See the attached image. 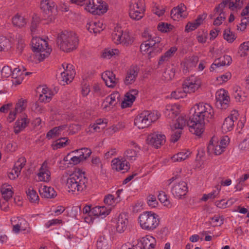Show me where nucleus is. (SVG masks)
<instances>
[{"label": "nucleus", "mask_w": 249, "mask_h": 249, "mask_svg": "<svg viewBox=\"0 0 249 249\" xmlns=\"http://www.w3.org/2000/svg\"><path fill=\"white\" fill-rule=\"evenodd\" d=\"M26 162V160L24 157H21L18 159L15 163L13 170L16 174L19 175L21 169L24 167Z\"/></svg>", "instance_id": "nucleus-33"}, {"label": "nucleus", "mask_w": 249, "mask_h": 249, "mask_svg": "<svg viewBox=\"0 0 249 249\" xmlns=\"http://www.w3.org/2000/svg\"><path fill=\"white\" fill-rule=\"evenodd\" d=\"M128 224V215L126 213H120L118 217L116 229L119 233L124 232L127 227Z\"/></svg>", "instance_id": "nucleus-17"}, {"label": "nucleus", "mask_w": 249, "mask_h": 249, "mask_svg": "<svg viewBox=\"0 0 249 249\" xmlns=\"http://www.w3.org/2000/svg\"><path fill=\"white\" fill-rule=\"evenodd\" d=\"M121 39L120 44L124 45L127 46L132 42L129 35L126 33L123 32Z\"/></svg>", "instance_id": "nucleus-56"}, {"label": "nucleus", "mask_w": 249, "mask_h": 249, "mask_svg": "<svg viewBox=\"0 0 249 249\" xmlns=\"http://www.w3.org/2000/svg\"><path fill=\"white\" fill-rule=\"evenodd\" d=\"M177 49L176 47H171L169 50L166 51L163 55H161L158 62V65H162L165 62L168 61L169 59L173 55V54L177 51Z\"/></svg>", "instance_id": "nucleus-28"}, {"label": "nucleus", "mask_w": 249, "mask_h": 249, "mask_svg": "<svg viewBox=\"0 0 249 249\" xmlns=\"http://www.w3.org/2000/svg\"><path fill=\"white\" fill-rule=\"evenodd\" d=\"M158 199L164 206H169L170 205V202L167 196L164 192L161 191L160 192L158 195Z\"/></svg>", "instance_id": "nucleus-51"}, {"label": "nucleus", "mask_w": 249, "mask_h": 249, "mask_svg": "<svg viewBox=\"0 0 249 249\" xmlns=\"http://www.w3.org/2000/svg\"><path fill=\"white\" fill-rule=\"evenodd\" d=\"M12 188L11 185L6 184H4L1 186L0 192L4 200H8L12 197L13 194L12 191Z\"/></svg>", "instance_id": "nucleus-26"}, {"label": "nucleus", "mask_w": 249, "mask_h": 249, "mask_svg": "<svg viewBox=\"0 0 249 249\" xmlns=\"http://www.w3.org/2000/svg\"><path fill=\"white\" fill-rule=\"evenodd\" d=\"M123 32L121 29H118L117 30H114L112 33V39L115 44H119L120 43Z\"/></svg>", "instance_id": "nucleus-47"}, {"label": "nucleus", "mask_w": 249, "mask_h": 249, "mask_svg": "<svg viewBox=\"0 0 249 249\" xmlns=\"http://www.w3.org/2000/svg\"><path fill=\"white\" fill-rule=\"evenodd\" d=\"M57 129L55 127L49 130L47 134L46 138L49 140L54 137L59 136V132L57 130Z\"/></svg>", "instance_id": "nucleus-62"}, {"label": "nucleus", "mask_w": 249, "mask_h": 249, "mask_svg": "<svg viewBox=\"0 0 249 249\" xmlns=\"http://www.w3.org/2000/svg\"><path fill=\"white\" fill-rule=\"evenodd\" d=\"M40 23V18L37 15H34L32 18L30 30L32 33L35 32L36 29Z\"/></svg>", "instance_id": "nucleus-55"}, {"label": "nucleus", "mask_w": 249, "mask_h": 249, "mask_svg": "<svg viewBox=\"0 0 249 249\" xmlns=\"http://www.w3.org/2000/svg\"><path fill=\"white\" fill-rule=\"evenodd\" d=\"M198 61V57L196 56H192L186 62L187 67H195Z\"/></svg>", "instance_id": "nucleus-59"}, {"label": "nucleus", "mask_w": 249, "mask_h": 249, "mask_svg": "<svg viewBox=\"0 0 249 249\" xmlns=\"http://www.w3.org/2000/svg\"><path fill=\"white\" fill-rule=\"evenodd\" d=\"M118 49H105L102 53V57L105 58H110L112 56L118 54L119 53Z\"/></svg>", "instance_id": "nucleus-50"}, {"label": "nucleus", "mask_w": 249, "mask_h": 249, "mask_svg": "<svg viewBox=\"0 0 249 249\" xmlns=\"http://www.w3.org/2000/svg\"><path fill=\"white\" fill-rule=\"evenodd\" d=\"M191 152L188 150H183L174 155L171 158L173 162H180L185 160L191 155Z\"/></svg>", "instance_id": "nucleus-30"}, {"label": "nucleus", "mask_w": 249, "mask_h": 249, "mask_svg": "<svg viewBox=\"0 0 249 249\" xmlns=\"http://www.w3.org/2000/svg\"><path fill=\"white\" fill-rule=\"evenodd\" d=\"M201 86L200 80L194 75L188 77L182 84V89L185 93H193L198 89Z\"/></svg>", "instance_id": "nucleus-9"}, {"label": "nucleus", "mask_w": 249, "mask_h": 249, "mask_svg": "<svg viewBox=\"0 0 249 249\" xmlns=\"http://www.w3.org/2000/svg\"><path fill=\"white\" fill-rule=\"evenodd\" d=\"M238 53L241 57L249 56L248 65L249 66V41L244 42L240 45Z\"/></svg>", "instance_id": "nucleus-32"}, {"label": "nucleus", "mask_w": 249, "mask_h": 249, "mask_svg": "<svg viewBox=\"0 0 249 249\" xmlns=\"http://www.w3.org/2000/svg\"><path fill=\"white\" fill-rule=\"evenodd\" d=\"M1 74L4 77H8L11 76V69L8 66H4L2 69H1Z\"/></svg>", "instance_id": "nucleus-60"}, {"label": "nucleus", "mask_w": 249, "mask_h": 249, "mask_svg": "<svg viewBox=\"0 0 249 249\" xmlns=\"http://www.w3.org/2000/svg\"><path fill=\"white\" fill-rule=\"evenodd\" d=\"M97 22H90L89 24H87L86 27L88 31L91 33L93 32L94 34H97L102 31L103 29H101L100 28H98L97 27Z\"/></svg>", "instance_id": "nucleus-54"}, {"label": "nucleus", "mask_w": 249, "mask_h": 249, "mask_svg": "<svg viewBox=\"0 0 249 249\" xmlns=\"http://www.w3.org/2000/svg\"><path fill=\"white\" fill-rule=\"evenodd\" d=\"M171 192L172 194L178 198L185 196L188 192L187 183L184 181H180L178 183L174 184L172 188Z\"/></svg>", "instance_id": "nucleus-13"}, {"label": "nucleus", "mask_w": 249, "mask_h": 249, "mask_svg": "<svg viewBox=\"0 0 249 249\" xmlns=\"http://www.w3.org/2000/svg\"><path fill=\"white\" fill-rule=\"evenodd\" d=\"M223 37L224 39L229 43H232L237 37L235 33L231 31L230 29H227L224 30Z\"/></svg>", "instance_id": "nucleus-40"}, {"label": "nucleus", "mask_w": 249, "mask_h": 249, "mask_svg": "<svg viewBox=\"0 0 249 249\" xmlns=\"http://www.w3.org/2000/svg\"><path fill=\"white\" fill-rule=\"evenodd\" d=\"M239 116L238 111L233 110L231 114L225 118L222 126L223 132L227 133L232 130L234 127V124L237 121Z\"/></svg>", "instance_id": "nucleus-11"}, {"label": "nucleus", "mask_w": 249, "mask_h": 249, "mask_svg": "<svg viewBox=\"0 0 249 249\" xmlns=\"http://www.w3.org/2000/svg\"><path fill=\"white\" fill-rule=\"evenodd\" d=\"M138 75L137 69L134 68L129 69L126 73L124 83L125 85H128L134 83Z\"/></svg>", "instance_id": "nucleus-25"}, {"label": "nucleus", "mask_w": 249, "mask_h": 249, "mask_svg": "<svg viewBox=\"0 0 249 249\" xmlns=\"http://www.w3.org/2000/svg\"><path fill=\"white\" fill-rule=\"evenodd\" d=\"M138 94V90L134 89L130 90L126 93L124 100L121 103V107L124 108L131 106Z\"/></svg>", "instance_id": "nucleus-18"}, {"label": "nucleus", "mask_w": 249, "mask_h": 249, "mask_svg": "<svg viewBox=\"0 0 249 249\" xmlns=\"http://www.w3.org/2000/svg\"><path fill=\"white\" fill-rule=\"evenodd\" d=\"M61 76L62 78V81L63 82V84L65 83L68 84L70 83L73 79L74 76L73 73H70L68 71H64L61 73Z\"/></svg>", "instance_id": "nucleus-44"}, {"label": "nucleus", "mask_w": 249, "mask_h": 249, "mask_svg": "<svg viewBox=\"0 0 249 249\" xmlns=\"http://www.w3.org/2000/svg\"><path fill=\"white\" fill-rule=\"evenodd\" d=\"M40 9L50 21L54 19V15L57 12V6L55 2L50 0H42L40 2Z\"/></svg>", "instance_id": "nucleus-8"}, {"label": "nucleus", "mask_w": 249, "mask_h": 249, "mask_svg": "<svg viewBox=\"0 0 249 249\" xmlns=\"http://www.w3.org/2000/svg\"><path fill=\"white\" fill-rule=\"evenodd\" d=\"M32 45V50L36 53V57L39 62L48 57L52 51V49L48 47L47 42L40 37H33Z\"/></svg>", "instance_id": "nucleus-5"}, {"label": "nucleus", "mask_w": 249, "mask_h": 249, "mask_svg": "<svg viewBox=\"0 0 249 249\" xmlns=\"http://www.w3.org/2000/svg\"><path fill=\"white\" fill-rule=\"evenodd\" d=\"M10 45L9 40L5 37H0V52L4 50Z\"/></svg>", "instance_id": "nucleus-57"}, {"label": "nucleus", "mask_w": 249, "mask_h": 249, "mask_svg": "<svg viewBox=\"0 0 249 249\" xmlns=\"http://www.w3.org/2000/svg\"><path fill=\"white\" fill-rule=\"evenodd\" d=\"M120 100V94L116 92L111 94L105 99L103 104L104 108H107L108 106H115Z\"/></svg>", "instance_id": "nucleus-22"}, {"label": "nucleus", "mask_w": 249, "mask_h": 249, "mask_svg": "<svg viewBox=\"0 0 249 249\" xmlns=\"http://www.w3.org/2000/svg\"><path fill=\"white\" fill-rule=\"evenodd\" d=\"M68 139L66 137L61 138L56 141V143L53 145V149L57 150L65 147L68 144Z\"/></svg>", "instance_id": "nucleus-43"}, {"label": "nucleus", "mask_w": 249, "mask_h": 249, "mask_svg": "<svg viewBox=\"0 0 249 249\" xmlns=\"http://www.w3.org/2000/svg\"><path fill=\"white\" fill-rule=\"evenodd\" d=\"M158 116L150 111L145 110L140 113L134 120V124L139 129L148 127L158 119Z\"/></svg>", "instance_id": "nucleus-6"}, {"label": "nucleus", "mask_w": 249, "mask_h": 249, "mask_svg": "<svg viewBox=\"0 0 249 249\" xmlns=\"http://www.w3.org/2000/svg\"><path fill=\"white\" fill-rule=\"evenodd\" d=\"M226 18V16L224 13H219V16L213 21V25H220L222 23V21Z\"/></svg>", "instance_id": "nucleus-64"}, {"label": "nucleus", "mask_w": 249, "mask_h": 249, "mask_svg": "<svg viewBox=\"0 0 249 249\" xmlns=\"http://www.w3.org/2000/svg\"><path fill=\"white\" fill-rule=\"evenodd\" d=\"M145 9L135 8L133 6L129 7V16L133 20H139L142 18L144 15Z\"/></svg>", "instance_id": "nucleus-23"}, {"label": "nucleus", "mask_w": 249, "mask_h": 249, "mask_svg": "<svg viewBox=\"0 0 249 249\" xmlns=\"http://www.w3.org/2000/svg\"><path fill=\"white\" fill-rule=\"evenodd\" d=\"M172 133L171 134L170 141L172 142H177L180 138L182 134V130L176 126H171Z\"/></svg>", "instance_id": "nucleus-35"}, {"label": "nucleus", "mask_w": 249, "mask_h": 249, "mask_svg": "<svg viewBox=\"0 0 249 249\" xmlns=\"http://www.w3.org/2000/svg\"><path fill=\"white\" fill-rule=\"evenodd\" d=\"M142 247L138 246L140 249H154L156 245L155 238L151 235H146L142 239L141 243ZM139 245V243L137 244Z\"/></svg>", "instance_id": "nucleus-21"}, {"label": "nucleus", "mask_w": 249, "mask_h": 249, "mask_svg": "<svg viewBox=\"0 0 249 249\" xmlns=\"http://www.w3.org/2000/svg\"><path fill=\"white\" fill-rule=\"evenodd\" d=\"M45 163H44L39 169V172L38 173V176L40 181L47 182L50 180L51 173L49 170L45 166L44 168Z\"/></svg>", "instance_id": "nucleus-27"}, {"label": "nucleus", "mask_w": 249, "mask_h": 249, "mask_svg": "<svg viewBox=\"0 0 249 249\" xmlns=\"http://www.w3.org/2000/svg\"><path fill=\"white\" fill-rule=\"evenodd\" d=\"M28 199L32 203H36L39 200V196L36 191L32 187H30L26 192Z\"/></svg>", "instance_id": "nucleus-34"}, {"label": "nucleus", "mask_w": 249, "mask_h": 249, "mask_svg": "<svg viewBox=\"0 0 249 249\" xmlns=\"http://www.w3.org/2000/svg\"><path fill=\"white\" fill-rule=\"evenodd\" d=\"M29 122V119H28L27 116L25 114L18 118L15 122L14 126L15 133L18 134L24 130L27 126Z\"/></svg>", "instance_id": "nucleus-20"}, {"label": "nucleus", "mask_w": 249, "mask_h": 249, "mask_svg": "<svg viewBox=\"0 0 249 249\" xmlns=\"http://www.w3.org/2000/svg\"><path fill=\"white\" fill-rule=\"evenodd\" d=\"M233 96L238 102H243L246 98V93L243 91L239 87H236L234 89Z\"/></svg>", "instance_id": "nucleus-38"}, {"label": "nucleus", "mask_w": 249, "mask_h": 249, "mask_svg": "<svg viewBox=\"0 0 249 249\" xmlns=\"http://www.w3.org/2000/svg\"><path fill=\"white\" fill-rule=\"evenodd\" d=\"M186 10V6L183 3H180L172 9L171 17L174 20H178L179 18H185L187 16Z\"/></svg>", "instance_id": "nucleus-16"}, {"label": "nucleus", "mask_w": 249, "mask_h": 249, "mask_svg": "<svg viewBox=\"0 0 249 249\" xmlns=\"http://www.w3.org/2000/svg\"><path fill=\"white\" fill-rule=\"evenodd\" d=\"M102 78L106 85L108 88H113L119 82V79L111 71H106L102 74Z\"/></svg>", "instance_id": "nucleus-15"}, {"label": "nucleus", "mask_w": 249, "mask_h": 249, "mask_svg": "<svg viewBox=\"0 0 249 249\" xmlns=\"http://www.w3.org/2000/svg\"><path fill=\"white\" fill-rule=\"evenodd\" d=\"M208 152L210 154L214 153L216 155H220L224 150L222 145L216 144L214 145L213 142L210 141L207 147Z\"/></svg>", "instance_id": "nucleus-31"}, {"label": "nucleus", "mask_w": 249, "mask_h": 249, "mask_svg": "<svg viewBox=\"0 0 249 249\" xmlns=\"http://www.w3.org/2000/svg\"><path fill=\"white\" fill-rule=\"evenodd\" d=\"M133 145L136 149L138 148V150L128 149L124 153V157L129 160H135L137 155V152L140 149L139 147L135 143L133 142Z\"/></svg>", "instance_id": "nucleus-36"}, {"label": "nucleus", "mask_w": 249, "mask_h": 249, "mask_svg": "<svg viewBox=\"0 0 249 249\" xmlns=\"http://www.w3.org/2000/svg\"><path fill=\"white\" fill-rule=\"evenodd\" d=\"M88 183V178L83 173L79 171L73 173L67 179V185L69 192L78 194L85 190Z\"/></svg>", "instance_id": "nucleus-2"}, {"label": "nucleus", "mask_w": 249, "mask_h": 249, "mask_svg": "<svg viewBox=\"0 0 249 249\" xmlns=\"http://www.w3.org/2000/svg\"><path fill=\"white\" fill-rule=\"evenodd\" d=\"M57 43L61 50L68 53L76 48L78 39L73 32L64 31L58 36Z\"/></svg>", "instance_id": "nucleus-3"}, {"label": "nucleus", "mask_w": 249, "mask_h": 249, "mask_svg": "<svg viewBox=\"0 0 249 249\" xmlns=\"http://www.w3.org/2000/svg\"><path fill=\"white\" fill-rule=\"evenodd\" d=\"M146 141L148 144L158 148L165 143V136L162 134L154 133L148 136Z\"/></svg>", "instance_id": "nucleus-12"}, {"label": "nucleus", "mask_w": 249, "mask_h": 249, "mask_svg": "<svg viewBox=\"0 0 249 249\" xmlns=\"http://www.w3.org/2000/svg\"><path fill=\"white\" fill-rule=\"evenodd\" d=\"M216 62H218L219 66H224L225 65H230L232 61L231 57L228 55H225L215 59Z\"/></svg>", "instance_id": "nucleus-41"}, {"label": "nucleus", "mask_w": 249, "mask_h": 249, "mask_svg": "<svg viewBox=\"0 0 249 249\" xmlns=\"http://www.w3.org/2000/svg\"><path fill=\"white\" fill-rule=\"evenodd\" d=\"M216 187L217 188V191H213L208 194H204L202 197L201 200L206 201L209 198H214L215 197L220 190V187L219 185L216 186Z\"/></svg>", "instance_id": "nucleus-53"}, {"label": "nucleus", "mask_w": 249, "mask_h": 249, "mask_svg": "<svg viewBox=\"0 0 249 249\" xmlns=\"http://www.w3.org/2000/svg\"><path fill=\"white\" fill-rule=\"evenodd\" d=\"M185 93L178 89L172 92L171 96L172 98L179 99L182 98L185 95Z\"/></svg>", "instance_id": "nucleus-63"}, {"label": "nucleus", "mask_w": 249, "mask_h": 249, "mask_svg": "<svg viewBox=\"0 0 249 249\" xmlns=\"http://www.w3.org/2000/svg\"><path fill=\"white\" fill-rule=\"evenodd\" d=\"M215 98V105L218 108L226 109L229 107L230 98L227 92L224 89H221L217 91L216 92Z\"/></svg>", "instance_id": "nucleus-10"}, {"label": "nucleus", "mask_w": 249, "mask_h": 249, "mask_svg": "<svg viewBox=\"0 0 249 249\" xmlns=\"http://www.w3.org/2000/svg\"><path fill=\"white\" fill-rule=\"evenodd\" d=\"M26 100L20 99L18 102L16 104L15 107V110L17 113H20L24 110L26 107Z\"/></svg>", "instance_id": "nucleus-49"}, {"label": "nucleus", "mask_w": 249, "mask_h": 249, "mask_svg": "<svg viewBox=\"0 0 249 249\" xmlns=\"http://www.w3.org/2000/svg\"><path fill=\"white\" fill-rule=\"evenodd\" d=\"M141 228L147 231H153L159 225L158 215L152 212H144L140 214L138 218Z\"/></svg>", "instance_id": "nucleus-4"}, {"label": "nucleus", "mask_w": 249, "mask_h": 249, "mask_svg": "<svg viewBox=\"0 0 249 249\" xmlns=\"http://www.w3.org/2000/svg\"><path fill=\"white\" fill-rule=\"evenodd\" d=\"M173 28L174 26L171 24L164 22L160 23L158 26V30L163 33L170 32Z\"/></svg>", "instance_id": "nucleus-48"}, {"label": "nucleus", "mask_w": 249, "mask_h": 249, "mask_svg": "<svg viewBox=\"0 0 249 249\" xmlns=\"http://www.w3.org/2000/svg\"><path fill=\"white\" fill-rule=\"evenodd\" d=\"M72 152L79 153V155L80 156V157L82 158L83 160L89 157L92 153L91 150L88 148H82L74 151Z\"/></svg>", "instance_id": "nucleus-42"}, {"label": "nucleus", "mask_w": 249, "mask_h": 249, "mask_svg": "<svg viewBox=\"0 0 249 249\" xmlns=\"http://www.w3.org/2000/svg\"><path fill=\"white\" fill-rule=\"evenodd\" d=\"M161 38L158 36L154 37L147 40L148 46L151 48V51L149 52L148 54L150 57H153L156 53H160L161 51L160 47Z\"/></svg>", "instance_id": "nucleus-14"}, {"label": "nucleus", "mask_w": 249, "mask_h": 249, "mask_svg": "<svg viewBox=\"0 0 249 249\" xmlns=\"http://www.w3.org/2000/svg\"><path fill=\"white\" fill-rule=\"evenodd\" d=\"M112 168L117 171L124 170L123 173L127 172L130 168L129 163L126 160H120L114 159L112 160Z\"/></svg>", "instance_id": "nucleus-19"}, {"label": "nucleus", "mask_w": 249, "mask_h": 249, "mask_svg": "<svg viewBox=\"0 0 249 249\" xmlns=\"http://www.w3.org/2000/svg\"><path fill=\"white\" fill-rule=\"evenodd\" d=\"M107 3L102 0H88L85 9L94 15H102L107 10Z\"/></svg>", "instance_id": "nucleus-7"}, {"label": "nucleus", "mask_w": 249, "mask_h": 249, "mask_svg": "<svg viewBox=\"0 0 249 249\" xmlns=\"http://www.w3.org/2000/svg\"><path fill=\"white\" fill-rule=\"evenodd\" d=\"M133 6L135 8L145 9L144 0H131L129 7Z\"/></svg>", "instance_id": "nucleus-52"}, {"label": "nucleus", "mask_w": 249, "mask_h": 249, "mask_svg": "<svg viewBox=\"0 0 249 249\" xmlns=\"http://www.w3.org/2000/svg\"><path fill=\"white\" fill-rule=\"evenodd\" d=\"M123 32L121 29H118L117 30H114L112 33V39L115 44H119L120 43Z\"/></svg>", "instance_id": "nucleus-46"}, {"label": "nucleus", "mask_w": 249, "mask_h": 249, "mask_svg": "<svg viewBox=\"0 0 249 249\" xmlns=\"http://www.w3.org/2000/svg\"><path fill=\"white\" fill-rule=\"evenodd\" d=\"M191 110L193 111L194 113L190 117L189 121L185 116H179L177 120V123L172 126L182 129L187 125L190 132L199 136L204 131L206 122H210L213 120V109L209 104L200 103L196 105Z\"/></svg>", "instance_id": "nucleus-1"}, {"label": "nucleus", "mask_w": 249, "mask_h": 249, "mask_svg": "<svg viewBox=\"0 0 249 249\" xmlns=\"http://www.w3.org/2000/svg\"><path fill=\"white\" fill-rule=\"evenodd\" d=\"M175 74V69H166L162 74L163 79L166 81H170L174 77Z\"/></svg>", "instance_id": "nucleus-45"}, {"label": "nucleus", "mask_w": 249, "mask_h": 249, "mask_svg": "<svg viewBox=\"0 0 249 249\" xmlns=\"http://www.w3.org/2000/svg\"><path fill=\"white\" fill-rule=\"evenodd\" d=\"M147 199L148 205L152 207H155L158 204L156 197L154 195H150L148 196Z\"/></svg>", "instance_id": "nucleus-61"}, {"label": "nucleus", "mask_w": 249, "mask_h": 249, "mask_svg": "<svg viewBox=\"0 0 249 249\" xmlns=\"http://www.w3.org/2000/svg\"><path fill=\"white\" fill-rule=\"evenodd\" d=\"M97 249H109L110 246L108 240L104 236H100L96 244Z\"/></svg>", "instance_id": "nucleus-39"}, {"label": "nucleus", "mask_w": 249, "mask_h": 249, "mask_svg": "<svg viewBox=\"0 0 249 249\" xmlns=\"http://www.w3.org/2000/svg\"><path fill=\"white\" fill-rule=\"evenodd\" d=\"M39 192L41 196L46 198H53L56 195L53 188L46 186L39 190Z\"/></svg>", "instance_id": "nucleus-29"}, {"label": "nucleus", "mask_w": 249, "mask_h": 249, "mask_svg": "<svg viewBox=\"0 0 249 249\" xmlns=\"http://www.w3.org/2000/svg\"><path fill=\"white\" fill-rule=\"evenodd\" d=\"M180 106L177 104L170 105L166 106L165 114L169 118L174 119L179 112Z\"/></svg>", "instance_id": "nucleus-24"}, {"label": "nucleus", "mask_w": 249, "mask_h": 249, "mask_svg": "<svg viewBox=\"0 0 249 249\" xmlns=\"http://www.w3.org/2000/svg\"><path fill=\"white\" fill-rule=\"evenodd\" d=\"M12 22L14 26L19 28L24 26L26 24V19L18 14H17L13 18Z\"/></svg>", "instance_id": "nucleus-37"}, {"label": "nucleus", "mask_w": 249, "mask_h": 249, "mask_svg": "<svg viewBox=\"0 0 249 249\" xmlns=\"http://www.w3.org/2000/svg\"><path fill=\"white\" fill-rule=\"evenodd\" d=\"M199 27V24L196 23L195 21L193 22H189L185 26V31L188 33L194 31Z\"/></svg>", "instance_id": "nucleus-58"}]
</instances>
